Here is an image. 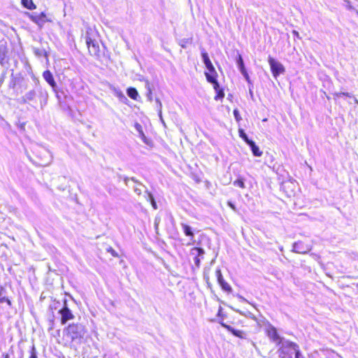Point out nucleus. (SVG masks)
Listing matches in <instances>:
<instances>
[{"label":"nucleus","mask_w":358,"mask_h":358,"mask_svg":"<svg viewBox=\"0 0 358 358\" xmlns=\"http://www.w3.org/2000/svg\"><path fill=\"white\" fill-rule=\"evenodd\" d=\"M64 331L72 341L83 338L86 334L85 328L81 324H70Z\"/></svg>","instance_id":"obj_2"},{"label":"nucleus","mask_w":358,"mask_h":358,"mask_svg":"<svg viewBox=\"0 0 358 358\" xmlns=\"http://www.w3.org/2000/svg\"><path fill=\"white\" fill-rule=\"evenodd\" d=\"M205 252L201 248H194L191 250L190 254L194 256V262L195 266L199 268L201 264V260L203 258Z\"/></svg>","instance_id":"obj_7"},{"label":"nucleus","mask_w":358,"mask_h":358,"mask_svg":"<svg viewBox=\"0 0 358 358\" xmlns=\"http://www.w3.org/2000/svg\"><path fill=\"white\" fill-rule=\"evenodd\" d=\"M59 313L61 315V322L62 324H66L69 320L74 318L71 310L66 306V301H64L63 308L59 310Z\"/></svg>","instance_id":"obj_6"},{"label":"nucleus","mask_w":358,"mask_h":358,"mask_svg":"<svg viewBox=\"0 0 358 358\" xmlns=\"http://www.w3.org/2000/svg\"><path fill=\"white\" fill-rule=\"evenodd\" d=\"M234 115L235 118L238 120V118H239V113H238V110H236V109H235V110H234Z\"/></svg>","instance_id":"obj_39"},{"label":"nucleus","mask_w":358,"mask_h":358,"mask_svg":"<svg viewBox=\"0 0 358 358\" xmlns=\"http://www.w3.org/2000/svg\"><path fill=\"white\" fill-rule=\"evenodd\" d=\"M86 44L88 47L89 52L92 56H98L99 53V45L97 41L92 39L89 36H86Z\"/></svg>","instance_id":"obj_8"},{"label":"nucleus","mask_w":358,"mask_h":358,"mask_svg":"<svg viewBox=\"0 0 358 358\" xmlns=\"http://www.w3.org/2000/svg\"><path fill=\"white\" fill-rule=\"evenodd\" d=\"M268 62L270 65L273 76L275 78H277L280 74L285 72V68L283 65L278 61L275 60L274 58L269 56L268 58Z\"/></svg>","instance_id":"obj_4"},{"label":"nucleus","mask_w":358,"mask_h":358,"mask_svg":"<svg viewBox=\"0 0 358 358\" xmlns=\"http://www.w3.org/2000/svg\"><path fill=\"white\" fill-rule=\"evenodd\" d=\"M7 54L8 49L6 42L0 43V64L3 67L8 64Z\"/></svg>","instance_id":"obj_13"},{"label":"nucleus","mask_w":358,"mask_h":358,"mask_svg":"<svg viewBox=\"0 0 358 358\" xmlns=\"http://www.w3.org/2000/svg\"><path fill=\"white\" fill-rule=\"evenodd\" d=\"M6 73H7V71L4 70L2 72L1 75V77H0V86L2 85V83H3V81L5 80Z\"/></svg>","instance_id":"obj_36"},{"label":"nucleus","mask_w":358,"mask_h":358,"mask_svg":"<svg viewBox=\"0 0 358 358\" xmlns=\"http://www.w3.org/2000/svg\"><path fill=\"white\" fill-rule=\"evenodd\" d=\"M131 180H132V181L134 183H138L139 185L142 186V188L144 189V192L145 193V197L147 201L150 202V201H152V200L155 199L153 195L152 194V193L148 192L147 187L144 185H143L141 182H139L136 178H135L134 177H131Z\"/></svg>","instance_id":"obj_17"},{"label":"nucleus","mask_w":358,"mask_h":358,"mask_svg":"<svg viewBox=\"0 0 358 358\" xmlns=\"http://www.w3.org/2000/svg\"><path fill=\"white\" fill-rule=\"evenodd\" d=\"M134 128L136 129V130L138 133L139 138H141V140L143 141V142L144 143L148 145L149 144V140L145 136V134L143 132L142 126L139 123L136 122L134 124Z\"/></svg>","instance_id":"obj_15"},{"label":"nucleus","mask_w":358,"mask_h":358,"mask_svg":"<svg viewBox=\"0 0 358 358\" xmlns=\"http://www.w3.org/2000/svg\"><path fill=\"white\" fill-rule=\"evenodd\" d=\"M136 185L133 187L134 192L137 195H141L142 193V191H143L142 189L141 188V187H142V186L139 185L138 183H136Z\"/></svg>","instance_id":"obj_33"},{"label":"nucleus","mask_w":358,"mask_h":358,"mask_svg":"<svg viewBox=\"0 0 358 358\" xmlns=\"http://www.w3.org/2000/svg\"><path fill=\"white\" fill-rule=\"evenodd\" d=\"M357 14H358V11H357Z\"/></svg>","instance_id":"obj_50"},{"label":"nucleus","mask_w":358,"mask_h":358,"mask_svg":"<svg viewBox=\"0 0 358 358\" xmlns=\"http://www.w3.org/2000/svg\"><path fill=\"white\" fill-rule=\"evenodd\" d=\"M222 326L227 329L229 331H230L234 336L236 337L241 338H243L245 337V333L241 330H236L234 329L232 327L225 324H222Z\"/></svg>","instance_id":"obj_16"},{"label":"nucleus","mask_w":358,"mask_h":358,"mask_svg":"<svg viewBox=\"0 0 358 358\" xmlns=\"http://www.w3.org/2000/svg\"><path fill=\"white\" fill-rule=\"evenodd\" d=\"M123 180L126 185H128V182L129 180L132 181L131 178H129L127 176L124 177Z\"/></svg>","instance_id":"obj_40"},{"label":"nucleus","mask_w":358,"mask_h":358,"mask_svg":"<svg viewBox=\"0 0 358 358\" xmlns=\"http://www.w3.org/2000/svg\"><path fill=\"white\" fill-rule=\"evenodd\" d=\"M43 77L44 80L51 86L52 90L56 91L57 86L52 73L49 70H46L43 72Z\"/></svg>","instance_id":"obj_14"},{"label":"nucleus","mask_w":358,"mask_h":358,"mask_svg":"<svg viewBox=\"0 0 358 358\" xmlns=\"http://www.w3.org/2000/svg\"><path fill=\"white\" fill-rule=\"evenodd\" d=\"M216 277L219 285L221 286L222 289L225 292H230L232 289L231 286L224 280L223 276L221 273V270L219 268L216 269L215 271Z\"/></svg>","instance_id":"obj_11"},{"label":"nucleus","mask_w":358,"mask_h":358,"mask_svg":"<svg viewBox=\"0 0 358 358\" xmlns=\"http://www.w3.org/2000/svg\"><path fill=\"white\" fill-rule=\"evenodd\" d=\"M127 95L134 100H137V98L139 96L138 91L134 87H129L127 90Z\"/></svg>","instance_id":"obj_20"},{"label":"nucleus","mask_w":358,"mask_h":358,"mask_svg":"<svg viewBox=\"0 0 358 358\" xmlns=\"http://www.w3.org/2000/svg\"><path fill=\"white\" fill-rule=\"evenodd\" d=\"M229 206L234 210H235V206L231 202H228Z\"/></svg>","instance_id":"obj_46"},{"label":"nucleus","mask_w":358,"mask_h":358,"mask_svg":"<svg viewBox=\"0 0 358 358\" xmlns=\"http://www.w3.org/2000/svg\"><path fill=\"white\" fill-rule=\"evenodd\" d=\"M266 335L277 345H280L282 341L286 340L278 334L276 328L271 324H269L266 329Z\"/></svg>","instance_id":"obj_5"},{"label":"nucleus","mask_w":358,"mask_h":358,"mask_svg":"<svg viewBox=\"0 0 358 358\" xmlns=\"http://www.w3.org/2000/svg\"><path fill=\"white\" fill-rule=\"evenodd\" d=\"M29 358H38L36 349L34 345L31 348L30 356Z\"/></svg>","instance_id":"obj_31"},{"label":"nucleus","mask_w":358,"mask_h":358,"mask_svg":"<svg viewBox=\"0 0 358 358\" xmlns=\"http://www.w3.org/2000/svg\"><path fill=\"white\" fill-rule=\"evenodd\" d=\"M280 347L278 349L277 353L279 358H292L294 352V348H298V345L289 340L282 341L278 345Z\"/></svg>","instance_id":"obj_3"},{"label":"nucleus","mask_w":358,"mask_h":358,"mask_svg":"<svg viewBox=\"0 0 358 358\" xmlns=\"http://www.w3.org/2000/svg\"><path fill=\"white\" fill-rule=\"evenodd\" d=\"M311 250L310 245L305 244L301 241L296 242L293 244L292 251L299 254H306Z\"/></svg>","instance_id":"obj_10"},{"label":"nucleus","mask_w":358,"mask_h":358,"mask_svg":"<svg viewBox=\"0 0 358 358\" xmlns=\"http://www.w3.org/2000/svg\"><path fill=\"white\" fill-rule=\"evenodd\" d=\"M22 4L24 7L32 10L36 8V6L34 4L32 0H21Z\"/></svg>","instance_id":"obj_22"},{"label":"nucleus","mask_w":358,"mask_h":358,"mask_svg":"<svg viewBox=\"0 0 358 358\" xmlns=\"http://www.w3.org/2000/svg\"><path fill=\"white\" fill-rule=\"evenodd\" d=\"M342 96H345L348 97H352V95L348 92H341Z\"/></svg>","instance_id":"obj_43"},{"label":"nucleus","mask_w":358,"mask_h":358,"mask_svg":"<svg viewBox=\"0 0 358 358\" xmlns=\"http://www.w3.org/2000/svg\"><path fill=\"white\" fill-rule=\"evenodd\" d=\"M212 84H213V87H214V89H215V90L216 92L219 91L220 90H222V89L220 88V85H219V83H218L217 80V81H215V83H212Z\"/></svg>","instance_id":"obj_37"},{"label":"nucleus","mask_w":358,"mask_h":358,"mask_svg":"<svg viewBox=\"0 0 358 358\" xmlns=\"http://www.w3.org/2000/svg\"><path fill=\"white\" fill-rule=\"evenodd\" d=\"M216 92H217V95L215 97V100H218V99H222L224 97V93L222 90H220L219 91H217Z\"/></svg>","instance_id":"obj_35"},{"label":"nucleus","mask_w":358,"mask_h":358,"mask_svg":"<svg viewBox=\"0 0 358 358\" xmlns=\"http://www.w3.org/2000/svg\"><path fill=\"white\" fill-rule=\"evenodd\" d=\"M354 100H355V103H357L358 105V100L356 98H354Z\"/></svg>","instance_id":"obj_49"},{"label":"nucleus","mask_w":358,"mask_h":358,"mask_svg":"<svg viewBox=\"0 0 358 358\" xmlns=\"http://www.w3.org/2000/svg\"><path fill=\"white\" fill-rule=\"evenodd\" d=\"M236 63H237V66L238 67V69H239V71L241 72L244 71V70H245L244 62H243V58H242L241 55H238V57L236 59Z\"/></svg>","instance_id":"obj_23"},{"label":"nucleus","mask_w":358,"mask_h":358,"mask_svg":"<svg viewBox=\"0 0 358 358\" xmlns=\"http://www.w3.org/2000/svg\"><path fill=\"white\" fill-rule=\"evenodd\" d=\"M30 18L34 22L40 27H42L45 22L50 21L47 19V17L44 13H41L40 14H32L30 16Z\"/></svg>","instance_id":"obj_12"},{"label":"nucleus","mask_w":358,"mask_h":358,"mask_svg":"<svg viewBox=\"0 0 358 358\" xmlns=\"http://www.w3.org/2000/svg\"><path fill=\"white\" fill-rule=\"evenodd\" d=\"M156 103H157L158 105V110H159V115L160 117V119L162 122L163 124H164V122L162 119V103L160 101V100L159 99H156Z\"/></svg>","instance_id":"obj_29"},{"label":"nucleus","mask_w":358,"mask_h":358,"mask_svg":"<svg viewBox=\"0 0 358 358\" xmlns=\"http://www.w3.org/2000/svg\"><path fill=\"white\" fill-rule=\"evenodd\" d=\"M333 95L334 96V99H336V98H338L341 96H342L341 92H335V93L333 94Z\"/></svg>","instance_id":"obj_41"},{"label":"nucleus","mask_w":358,"mask_h":358,"mask_svg":"<svg viewBox=\"0 0 358 358\" xmlns=\"http://www.w3.org/2000/svg\"><path fill=\"white\" fill-rule=\"evenodd\" d=\"M151 204H152V206L153 207L154 209H157V203L154 200H152V201H150Z\"/></svg>","instance_id":"obj_42"},{"label":"nucleus","mask_w":358,"mask_h":358,"mask_svg":"<svg viewBox=\"0 0 358 358\" xmlns=\"http://www.w3.org/2000/svg\"><path fill=\"white\" fill-rule=\"evenodd\" d=\"M201 58L206 69L208 70V72L215 74L216 71L209 58L208 52L203 48H201Z\"/></svg>","instance_id":"obj_9"},{"label":"nucleus","mask_w":358,"mask_h":358,"mask_svg":"<svg viewBox=\"0 0 358 358\" xmlns=\"http://www.w3.org/2000/svg\"><path fill=\"white\" fill-rule=\"evenodd\" d=\"M248 145L250 146L253 155H255L256 157L262 156V152L260 151L259 147L255 144V143L253 141H250L248 143Z\"/></svg>","instance_id":"obj_18"},{"label":"nucleus","mask_w":358,"mask_h":358,"mask_svg":"<svg viewBox=\"0 0 358 358\" xmlns=\"http://www.w3.org/2000/svg\"><path fill=\"white\" fill-rule=\"evenodd\" d=\"M181 227L182 228L184 234L192 239L194 238V232L192 227L186 224L182 223Z\"/></svg>","instance_id":"obj_19"},{"label":"nucleus","mask_w":358,"mask_h":358,"mask_svg":"<svg viewBox=\"0 0 358 358\" xmlns=\"http://www.w3.org/2000/svg\"><path fill=\"white\" fill-rule=\"evenodd\" d=\"M147 98H148V101H152V91L150 88L148 89V92L147 93Z\"/></svg>","instance_id":"obj_38"},{"label":"nucleus","mask_w":358,"mask_h":358,"mask_svg":"<svg viewBox=\"0 0 358 358\" xmlns=\"http://www.w3.org/2000/svg\"><path fill=\"white\" fill-rule=\"evenodd\" d=\"M235 186H238L241 188H245V183L243 179H238L234 182Z\"/></svg>","instance_id":"obj_28"},{"label":"nucleus","mask_w":358,"mask_h":358,"mask_svg":"<svg viewBox=\"0 0 358 358\" xmlns=\"http://www.w3.org/2000/svg\"><path fill=\"white\" fill-rule=\"evenodd\" d=\"M205 76H206L207 81L211 84L213 83H215V81H217V73L215 74H214V73H210V72H205Z\"/></svg>","instance_id":"obj_21"},{"label":"nucleus","mask_w":358,"mask_h":358,"mask_svg":"<svg viewBox=\"0 0 358 358\" xmlns=\"http://www.w3.org/2000/svg\"><path fill=\"white\" fill-rule=\"evenodd\" d=\"M190 43V40L188 39V38H183L182 40L180 41L179 42V45L182 48H186L187 47V44Z\"/></svg>","instance_id":"obj_34"},{"label":"nucleus","mask_w":358,"mask_h":358,"mask_svg":"<svg viewBox=\"0 0 358 358\" xmlns=\"http://www.w3.org/2000/svg\"><path fill=\"white\" fill-rule=\"evenodd\" d=\"M3 358H10V357H9V355H8V354H3Z\"/></svg>","instance_id":"obj_47"},{"label":"nucleus","mask_w":358,"mask_h":358,"mask_svg":"<svg viewBox=\"0 0 358 358\" xmlns=\"http://www.w3.org/2000/svg\"><path fill=\"white\" fill-rule=\"evenodd\" d=\"M34 52L38 57L46 56V52L43 49L35 48Z\"/></svg>","instance_id":"obj_27"},{"label":"nucleus","mask_w":358,"mask_h":358,"mask_svg":"<svg viewBox=\"0 0 358 358\" xmlns=\"http://www.w3.org/2000/svg\"><path fill=\"white\" fill-rule=\"evenodd\" d=\"M294 349V353L295 354V358H305L302 355L299 345L298 348H295Z\"/></svg>","instance_id":"obj_30"},{"label":"nucleus","mask_w":358,"mask_h":358,"mask_svg":"<svg viewBox=\"0 0 358 358\" xmlns=\"http://www.w3.org/2000/svg\"><path fill=\"white\" fill-rule=\"evenodd\" d=\"M238 131L240 137H241L248 145L250 141H252V140L248 138L247 134L244 132L243 129H239Z\"/></svg>","instance_id":"obj_26"},{"label":"nucleus","mask_w":358,"mask_h":358,"mask_svg":"<svg viewBox=\"0 0 358 358\" xmlns=\"http://www.w3.org/2000/svg\"><path fill=\"white\" fill-rule=\"evenodd\" d=\"M252 85H249V92H250V94L251 96H253V92L252 90Z\"/></svg>","instance_id":"obj_44"},{"label":"nucleus","mask_w":358,"mask_h":358,"mask_svg":"<svg viewBox=\"0 0 358 358\" xmlns=\"http://www.w3.org/2000/svg\"><path fill=\"white\" fill-rule=\"evenodd\" d=\"M4 302H6L9 306L11 305L10 301L6 298L4 294V290L1 288L0 289V303H3Z\"/></svg>","instance_id":"obj_24"},{"label":"nucleus","mask_w":358,"mask_h":358,"mask_svg":"<svg viewBox=\"0 0 358 358\" xmlns=\"http://www.w3.org/2000/svg\"><path fill=\"white\" fill-rule=\"evenodd\" d=\"M34 83V88L27 91L21 98L20 102L21 103H27L34 106V103L39 100L41 108L43 109L46 105L48 93L43 89L41 85L40 80L34 74L31 75Z\"/></svg>","instance_id":"obj_1"},{"label":"nucleus","mask_w":358,"mask_h":358,"mask_svg":"<svg viewBox=\"0 0 358 358\" xmlns=\"http://www.w3.org/2000/svg\"><path fill=\"white\" fill-rule=\"evenodd\" d=\"M15 82H13V83H11L10 84V87H12V88H13V87H15Z\"/></svg>","instance_id":"obj_48"},{"label":"nucleus","mask_w":358,"mask_h":358,"mask_svg":"<svg viewBox=\"0 0 358 358\" xmlns=\"http://www.w3.org/2000/svg\"><path fill=\"white\" fill-rule=\"evenodd\" d=\"M241 74L243 76V77L245 78V79L246 80V81L248 82V85H252L251 80H250V76H249V75H248V72H247L246 69H245V70H244V71H241Z\"/></svg>","instance_id":"obj_32"},{"label":"nucleus","mask_w":358,"mask_h":358,"mask_svg":"<svg viewBox=\"0 0 358 358\" xmlns=\"http://www.w3.org/2000/svg\"><path fill=\"white\" fill-rule=\"evenodd\" d=\"M115 94L119 98V99L120 101L124 102V101L127 100V97L124 96V94H123V92L122 91H120L119 90H115Z\"/></svg>","instance_id":"obj_25"},{"label":"nucleus","mask_w":358,"mask_h":358,"mask_svg":"<svg viewBox=\"0 0 358 358\" xmlns=\"http://www.w3.org/2000/svg\"><path fill=\"white\" fill-rule=\"evenodd\" d=\"M357 14H358V11H357Z\"/></svg>","instance_id":"obj_51"},{"label":"nucleus","mask_w":358,"mask_h":358,"mask_svg":"<svg viewBox=\"0 0 358 358\" xmlns=\"http://www.w3.org/2000/svg\"><path fill=\"white\" fill-rule=\"evenodd\" d=\"M293 35L296 36L297 38H299V34L298 31L294 30L293 32H292Z\"/></svg>","instance_id":"obj_45"}]
</instances>
